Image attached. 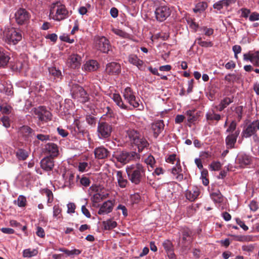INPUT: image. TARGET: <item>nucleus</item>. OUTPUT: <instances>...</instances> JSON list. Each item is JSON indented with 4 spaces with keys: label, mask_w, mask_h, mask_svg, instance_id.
<instances>
[{
    "label": "nucleus",
    "mask_w": 259,
    "mask_h": 259,
    "mask_svg": "<svg viewBox=\"0 0 259 259\" xmlns=\"http://www.w3.org/2000/svg\"><path fill=\"white\" fill-rule=\"evenodd\" d=\"M126 172L129 180L132 183L138 185L145 177L146 168L142 164L137 163L127 166Z\"/></svg>",
    "instance_id": "obj_1"
},
{
    "label": "nucleus",
    "mask_w": 259,
    "mask_h": 259,
    "mask_svg": "<svg viewBox=\"0 0 259 259\" xmlns=\"http://www.w3.org/2000/svg\"><path fill=\"white\" fill-rule=\"evenodd\" d=\"M126 135L132 144L137 146L138 151L141 152L147 148L149 144L144 136L137 130L130 129L126 131Z\"/></svg>",
    "instance_id": "obj_2"
},
{
    "label": "nucleus",
    "mask_w": 259,
    "mask_h": 259,
    "mask_svg": "<svg viewBox=\"0 0 259 259\" xmlns=\"http://www.w3.org/2000/svg\"><path fill=\"white\" fill-rule=\"evenodd\" d=\"M68 11L60 1L53 3L50 7V16L56 21L62 20L68 17Z\"/></svg>",
    "instance_id": "obj_3"
},
{
    "label": "nucleus",
    "mask_w": 259,
    "mask_h": 259,
    "mask_svg": "<svg viewBox=\"0 0 259 259\" xmlns=\"http://www.w3.org/2000/svg\"><path fill=\"white\" fill-rule=\"evenodd\" d=\"M3 38L9 45H16L22 38L21 33L14 28H6L3 32Z\"/></svg>",
    "instance_id": "obj_4"
},
{
    "label": "nucleus",
    "mask_w": 259,
    "mask_h": 259,
    "mask_svg": "<svg viewBox=\"0 0 259 259\" xmlns=\"http://www.w3.org/2000/svg\"><path fill=\"white\" fill-rule=\"evenodd\" d=\"M113 158L122 164H125L136 159L140 158L139 155L136 152L124 151L114 154Z\"/></svg>",
    "instance_id": "obj_5"
},
{
    "label": "nucleus",
    "mask_w": 259,
    "mask_h": 259,
    "mask_svg": "<svg viewBox=\"0 0 259 259\" xmlns=\"http://www.w3.org/2000/svg\"><path fill=\"white\" fill-rule=\"evenodd\" d=\"M112 132L111 125L106 122H99L97 127V133L99 139H107L111 136Z\"/></svg>",
    "instance_id": "obj_6"
},
{
    "label": "nucleus",
    "mask_w": 259,
    "mask_h": 259,
    "mask_svg": "<svg viewBox=\"0 0 259 259\" xmlns=\"http://www.w3.org/2000/svg\"><path fill=\"white\" fill-rule=\"evenodd\" d=\"M33 111L36 116L35 118L38 119V124L39 126L44 122L51 120L52 114L45 107L39 106L37 108H35Z\"/></svg>",
    "instance_id": "obj_7"
},
{
    "label": "nucleus",
    "mask_w": 259,
    "mask_h": 259,
    "mask_svg": "<svg viewBox=\"0 0 259 259\" xmlns=\"http://www.w3.org/2000/svg\"><path fill=\"white\" fill-rule=\"evenodd\" d=\"M95 47L102 53L107 54L110 50L111 46L106 37L97 36L95 38Z\"/></svg>",
    "instance_id": "obj_8"
},
{
    "label": "nucleus",
    "mask_w": 259,
    "mask_h": 259,
    "mask_svg": "<svg viewBox=\"0 0 259 259\" xmlns=\"http://www.w3.org/2000/svg\"><path fill=\"white\" fill-rule=\"evenodd\" d=\"M71 94L74 99L80 98V101L81 102L85 103L89 100L86 91L82 87L78 84L73 85L71 89Z\"/></svg>",
    "instance_id": "obj_9"
},
{
    "label": "nucleus",
    "mask_w": 259,
    "mask_h": 259,
    "mask_svg": "<svg viewBox=\"0 0 259 259\" xmlns=\"http://www.w3.org/2000/svg\"><path fill=\"white\" fill-rule=\"evenodd\" d=\"M171 14L169 8L166 6H160L155 10L156 19L159 22H163L168 18Z\"/></svg>",
    "instance_id": "obj_10"
},
{
    "label": "nucleus",
    "mask_w": 259,
    "mask_h": 259,
    "mask_svg": "<svg viewBox=\"0 0 259 259\" xmlns=\"http://www.w3.org/2000/svg\"><path fill=\"white\" fill-rule=\"evenodd\" d=\"M123 96L124 98L127 101L128 103L133 106L134 108H138L139 107V103L138 100L136 99L134 93L130 87L126 88L123 92Z\"/></svg>",
    "instance_id": "obj_11"
},
{
    "label": "nucleus",
    "mask_w": 259,
    "mask_h": 259,
    "mask_svg": "<svg viewBox=\"0 0 259 259\" xmlns=\"http://www.w3.org/2000/svg\"><path fill=\"white\" fill-rule=\"evenodd\" d=\"M29 18V14L25 9H20L15 13L16 21L19 25L25 24Z\"/></svg>",
    "instance_id": "obj_12"
},
{
    "label": "nucleus",
    "mask_w": 259,
    "mask_h": 259,
    "mask_svg": "<svg viewBox=\"0 0 259 259\" xmlns=\"http://www.w3.org/2000/svg\"><path fill=\"white\" fill-rule=\"evenodd\" d=\"M164 126V122L162 120L155 121L151 124V130L155 138H157L162 133Z\"/></svg>",
    "instance_id": "obj_13"
},
{
    "label": "nucleus",
    "mask_w": 259,
    "mask_h": 259,
    "mask_svg": "<svg viewBox=\"0 0 259 259\" xmlns=\"http://www.w3.org/2000/svg\"><path fill=\"white\" fill-rule=\"evenodd\" d=\"M256 130L254 121L244 127L241 133V136L242 139L248 138L256 133Z\"/></svg>",
    "instance_id": "obj_14"
},
{
    "label": "nucleus",
    "mask_w": 259,
    "mask_h": 259,
    "mask_svg": "<svg viewBox=\"0 0 259 259\" xmlns=\"http://www.w3.org/2000/svg\"><path fill=\"white\" fill-rule=\"evenodd\" d=\"M243 59L245 61H250L254 66L259 67V51L254 53L249 51L248 53L244 54Z\"/></svg>",
    "instance_id": "obj_15"
},
{
    "label": "nucleus",
    "mask_w": 259,
    "mask_h": 259,
    "mask_svg": "<svg viewBox=\"0 0 259 259\" xmlns=\"http://www.w3.org/2000/svg\"><path fill=\"white\" fill-rule=\"evenodd\" d=\"M239 134L240 130H237L234 133L230 134L227 136L225 139V143L227 148L232 149L235 147V144L236 143L237 139Z\"/></svg>",
    "instance_id": "obj_16"
},
{
    "label": "nucleus",
    "mask_w": 259,
    "mask_h": 259,
    "mask_svg": "<svg viewBox=\"0 0 259 259\" xmlns=\"http://www.w3.org/2000/svg\"><path fill=\"white\" fill-rule=\"evenodd\" d=\"M114 205V203L113 201L107 200L102 204L98 213L100 215L108 214L112 211Z\"/></svg>",
    "instance_id": "obj_17"
},
{
    "label": "nucleus",
    "mask_w": 259,
    "mask_h": 259,
    "mask_svg": "<svg viewBox=\"0 0 259 259\" xmlns=\"http://www.w3.org/2000/svg\"><path fill=\"white\" fill-rule=\"evenodd\" d=\"M46 153L48 154L52 158L57 157L59 154L58 147L54 143H48L45 145Z\"/></svg>",
    "instance_id": "obj_18"
},
{
    "label": "nucleus",
    "mask_w": 259,
    "mask_h": 259,
    "mask_svg": "<svg viewBox=\"0 0 259 259\" xmlns=\"http://www.w3.org/2000/svg\"><path fill=\"white\" fill-rule=\"evenodd\" d=\"M95 158L98 159H104L107 158L110 154V151L104 146H100L94 150Z\"/></svg>",
    "instance_id": "obj_19"
},
{
    "label": "nucleus",
    "mask_w": 259,
    "mask_h": 259,
    "mask_svg": "<svg viewBox=\"0 0 259 259\" xmlns=\"http://www.w3.org/2000/svg\"><path fill=\"white\" fill-rule=\"evenodd\" d=\"M121 67L119 63L116 62H111L107 65L106 72L109 75H118L120 73Z\"/></svg>",
    "instance_id": "obj_20"
},
{
    "label": "nucleus",
    "mask_w": 259,
    "mask_h": 259,
    "mask_svg": "<svg viewBox=\"0 0 259 259\" xmlns=\"http://www.w3.org/2000/svg\"><path fill=\"white\" fill-rule=\"evenodd\" d=\"M54 158L47 156L44 158L40 161L41 167L46 171H51L54 166Z\"/></svg>",
    "instance_id": "obj_21"
},
{
    "label": "nucleus",
    "mask_w": 259,
    "mask_h": 259,
    "mask_svg": "<svg viewBox=\"0 0 259 259\" xmlns=\"http://www.w3.org/2000/svg\"><path fill=\"white\" fill-rule=\"evenodd\" d=\"M251 161V157L245 154H239L238 155L236 161L240 167H243L249 165Z\"/></svg>",
    "instance_id": "obj_22"
},
{
    "label": "nucleus",
    "mask_w": 259,
    "mask_h": 259,
    "mask_svg": "<svg viewBox=\"0 0 259 259\" xmlns=\"http://www.w3.org/2000/svg\"><path fill=\"white\" fill-rule=\"evenodd\" d=\"M200 194L199 189L197 187H193L192 189L187 190L185 192L186 198L191 201H194Z\"/></svg>",
    "instance_id": "obj_23"
},
{
    "label": "nucleus",
    "mask_w": 259,
    "mask_h": 259,
    "mask_svg": "<svg viewBox=\"0 0 259 259\" xmlns=\"http://www.w3.org/2000/svg\"><path fill=\"white\" fill-rule=\"evenodd\" d=\"M10 57L3 49L0 48V67L4 68L8 64Z\"/></svg>",
    "instance_id": "obj_24"
},
{
    "label": "nucleus",
    "mask_w": 259,
    "mask_h": 259,
    "mask_svg": "<svg viewBox=\"0 0 259 259\" xmlns=\"http://www.w3.org/2000/svg\"><path fill=\"white\" fill-rule=\"evenodd\" d=\"M128 60L130 63L136 66L139 69H142L144 62L137 55L134 54L129 55Z\"/></svg>",
    "instance_id": "obj_25"
},
{
    "label": "nucleus",
    "mask_w": 259,
    "mask_h": 259,
    "mask_svg": "<svg viewBox=\"0 0 259 259\" xmlns=\"http://www.w3.org/2000/svg\"><path fill=\"white\" fill-rule=\"evenodd\" d=\"M233 102V98H230L229 97H225L222 100L220 103L215 106V108L219 111H222L225 108H226L230 104Z\"/></svg>",
    "instance_id": "obj_26"
},
{
    "label": "nucleus",
    "mask_w": 259,
    "mask_h": 259,
    "mask_svg": "<svg viewBox=\"0 0 259 259\" xmlns=\"http://www.w3.org/2000/svg\"><path fill=\"white\" fill-rule=\"evenodd\" d=\"M81 58L77 54L72 55L70 57V63L71 67L76 68L80 66Z\"/></svg>",
    "instance_id": "obj_27"
},
{
    "label": "nucleus",
    "mask_w": 259,
    "mask_h": 259,
    "mask_svg": "<svg viewBox=\"0 0 259 259\" xmlns=\"http://www.w3.org/2000/svg\"><path fill=\"white\" fill-rule=\"evenodd\" d=\"M112 99L120 108L127 109L128 107L123 103L121 97L119 94H113Z\"/></svg>",
    "instance_id": "obj_28"
},
{
    "label": "nucleus",
    "mask_w": 259,
    "mask_h": 259,
    "mask_svg": "<svg viewBox=\"0 0 259 259\" xmlns=\"http://www.w3.org/2000/svg\"><path fill=\"white\" fill-rule=\"evenodd\" d=\"M117 225L116 222L113 221L112 219H108L102 222L103 228L105 230H110L114 229L116 227Z\"/></svg>",
    "instance_id": "obj_29"
},
{
    "label": "nucleus",
    "mask_w": 259,
    "mask_h": 259,
    "mask_svg": "<svg viewBox=\"0 0 259 259\" xmlns=\"http://www.w3.org/2000/svg\"><path fill=\"white\" fill-rule=\"evenodd\" d=\"M117 180L118 185L121 188H125L128 183L127 180L122 176V172L120 170L117 171L116 174Z\"/></svg>",
    "instance_id": "obj_30"
},
{
    "label": "nucleus",
    "mask_w": 259,
    "mask_h": 259,
    "mask_svg": "<svg viewBox=\"0 0 259 259\" xmlns=\"http://www.w3.org/2000/svg\"><path fill=\"white\" fill-rule=\"evenodd\" d=\"M98 63L95 60H90L84 64V68L85 70L88 71H93L98 68Z\"/></svg>",
    "instance_id": "obj_31"
},
{
    "label": "nucleus",
    "mask_w": 259,
    "mask_h": 259,
    "mask_svg": "<svg viewBox=\"0 0 259 259\" xmlns=\"http://www.w3.org/2000/svg\"><path fill=\"white\" fill-rule=\"evenodd\" d=\"M210 197L213 201L216 203H221L224 200L223 195L219 190L211 193L210 194Z\"/></svg>",
    "instance_id": "obj_32"
},
{
    "label": "nucleus",
    "mask_w": 259,
    "mask_h": 259,
    "mask_svg": "<svg viewBox=\"0 0 259 259\" xmlns=\"http://www.w3.org/2000/svg\"><path fill=\"white\" fill-rule=\"evenodd\" d=\"M208 7L207 3L205 2H201L197 3L193 11L194 13H197L198 12L201 13L204 11Z\"/></svg>",
    "instance_id": "obj_33"
},
{
    "label": "nucleus",
    "mask_w": 259,
    "mask_h": 259,
    "mask_svg": "<svg viewBox=\"0 0 259 259\" xmlns=\"http://www.w3.org/2000/svg\"><path fill=\"white\" fill-rule=\"evenodd\" d=\"M206 118L207 120H216L217 121L221 119V116L215 113L214 111L208 112L206 114Z\"/></svg>",
    "instance_id": "obj_34"
},
{
    "label": "nucleus",
    "mask_w": 259,
    "mask_h": 259,
    "mask_svg": "<svg viewBox=\"0 0 259 259\" xmlns=\"http://www.w3.org/2000/svg\"><path fill=\"white\" fill-rule=\"evenodd\" d=\"M50 74L52 75L55 79H61L62 73L60 70L56 67H50L49 68Z\"/></svg>",
    "instance_id": "obj_35"
},
{
    "label": "nucleus",
    "mask_w": 259,
    "mask_h": 259,
    "mask_svg": "<svg viewBox=\"0 0 259 259\" xmlns=\"http://www.w3.org/2000/svg\"><path fill=\"white\" fill-rule=\"evenodd\" d=\"M195 43H197L200 46L204 48L211 47L213 46V43L212 41L202 40V38L201 37L197 38L195 40Z\"/></svg>",
    "instance_id": "obj_36"
},
{
    "label": "nucleus",
    "mask_w": 259,
    "mask_h": 259,
    "mask_svg": "<svg viewBox=\"0 0 259 259\" xmlns=\"http://www.w3.org/2000/svg\"><path fill=\"white\" fill-rule=\"evenodd\" d=\"M195 110H189L186 112L188 121L190 123H192L196 121L197 117L195 116Z\"/></svg>",
    "instance_id": "obj_37"
},
{
    "label": "nucleus",
    "mask_w": 259,
    "mask_h": 259,
    "mask_svg": "<svg viewBox=\"0 0 259 259\" xmlns=\"http://www.w3.org/2000/svg\"><path fill=\"white\" fill-rule=\"evenodd\" d=\"M31 131L30 127L23 126L20 129L19 134L23 137H27L31 134Z\"/></svg>",
    "instance_id": "obj_38"
},
{
    "label": "nucleus",
    "mask_w": 259,
    "mask_h": 259,
    "mask_svg": "<svg viewBox=\"0 0 259 259\" xmlns=\"http://www.w3.org/2000/svg\"><path fill=\"white\" fill-rule=\"evenodd\" d=\"M162 245L166 253L174 250L173 245L169 240H167L164 241Z\"/></svg>",
    "instance_id": "obj_39"
},
{
    "label": "nucleus",
    "mask_w": 259,
    "mask_h": 259,
    "mask_svg": "<svg viewBox=\"0 0 259 259\" xmlns=\"http://www.w3.org/2000/svg\"><path fill=\"white\" fill-rule=\"evenodd\" d=\"M43 193L48 198L47 202L48 204L52 203L54 200V196L52 192L48 189L43 190Z\"/></svg>",
    "instance_id": "obj_40"
},
{
    "label": "nucleus",
    "mask_w": 259,
    "mask_h": 259,
    "mask_svg": "<svg viewBox=\"0 0 259 259\" xmlns=\"http://www.w3.org/2000/svg\"><path fill=\"white\" fill-rule=\"evenodd\" d=\"M182 171V168L180 164V160L178 159L176 163V166L174 167L171 169V173L174 175H178Z\"/></svg>",
    "instance_id": "obj_41"
},
{
    "label": "nucleus",
    "mask_w": 259,
    "mask_h": 259,
    "mask_svg": "<svg viewBox=\"0 0 259 259\" xmlns=\"http://www.w3.org/2000/svg\"><path fill=\"white\" fill-rule=\"evenodd\" d=\"M17 156L20 160H25L28 156V153L23 149H20L17 152Z\"/></svg>",
    "instance_id": "obj_42"
},
{
    "label": "nucleus",
    "mask_w": 259,
    "mask_h": 259,
    "mask_svg": "<svg viewBox=\"0 0 259 259\" xmlns=\"http://www.w3.org/2000/svg\"><path fill=\"white\" fill-rule=\"evenodd\" d=\"M65 254H66L68 256H72L74 255H78L81 253V250L77 249H74L71 250H69L68 249H64L62 250Z\"/></svg>",
    "instance_id": "obj_43"
},
{
    "label": "nucleus",
    "mask_w": 259,
    "mask_h": 259,
    "mask_svg": "<svg viewBox=\"0 0 259 259\" xmlns=\"http://www.w3.org/2000/svg\"><path fill=\"white\" fill-rule=\"evenodd\" d=\"M237 127V123L235 120H233L231 121L230 124H229L228 128L226 130L227 133H229L230 134L234 133L236 130Z\"/></svg>",
    "instance_id": "obj_44"
},
{
    "label": "nucleus",
    "mask_w": 259,
    "mask_h": 259,
    "mask_svg": "<svg viewBox=\"0 0 259 259\" xmlns=\"http://www.w3.org/2000/svg\"><path fill=\"white\" fill-rule=\"evenodd\" d=\"M62 209L59 204L55 205L53 207V217L55 218H60Z\"/></svg>",
    "instance_id": "obj_45"
},
{
    "label": "nucleus",
    "mask_w": 259,
    "mask_h": 259,
    "mask_svg": "<svg viewBox=\"0 0 259 259\" xmlns=\"http://www.w3.org/2000/svg\"><path fill=\"white\" fill-rule=\"evenodd\" d=\"M237 79V75L235 74L229 73L225 77V80L229 83L234 82Z\"/></svg>",
    "instance_id": "obj_46"
},
{
    "label": "nucleus",
    "mask_w": 259,
    "mask_h": 259,
    "mask_svg": "<svg viewBox=\"0 0 259 259\" xmlns=\"http://www.w3.org/2000/svg\"><path fill=\"white\" fill-rule=\"evenodd\" d=\"M212 170H219L222 167V164L220 161H213L210 165Z\"/></svg>",
    "instance_id": "obj_47"
},
{
    "label": "nucleus",
    "mask_w": 259,
    "mask_h": 259,
    "mask_svg": "<svg viewBox=\"0 0 259 259\" xmlns=\"http://www.w3.org/2000/svg\"><path fill=\"white\" fill-rule=\"evenodd\" d=\"M235 113L237 115V119L240 121L242 117L243 106H239L236 107L235 110Z\"/></svg>",
    "instance_id": "obj_48"
},
{
    "label": "nucleus",
    "mask_w": 259,
    "mask_h": 259,
    "mask_svg": "<svg viewBox=\"0 0 259 259\" xmlns=\"http://www.w3.org/2000/svg\"><path fill=\"white\" fill-rule=\"evenodd\" d=\"M105 116L108 119H111L114 117V113L112 109L109 107H107L106 108Z\"/></svg>",
    "instance_id": "obj_49"
},
{
    "label": "nucleus",
    "mask_w": 259,
    "mask_h": 259,
    "mask_svg": "<svg viewBox=\"0 0 259 259\" xmlns=\"http://www.w3.org/2000/svg\"><path fill=\"white\" fill-rule=\"evenodd\" d=\"M113 32L114 33L117 34V35H119L123 38H127L129 36V34L125 32V31H122L120 29H115L113 30Z\"/></svg>",
    "instance_id": "obj_50"
},
{
    "label": "nucleus",
    "mask_w": 259,
    "mask_h": 259,
    "mask_svg": "<svg viewBox=\"0 0 259 259\" xmlns=\"http://www.w3.org/2000/svg\"><path fill=\"white\" fill-rule=\"evenodd\" d=\"M11 107L8 105L0 106V111L4 114H9L11 111Z\"/></svg>",
    "instance_id": "obj_51"
},
{
    "label": "nucleus",
    "mask_w": 259,
    "mask_h": 259,
    "mask_svg": "<svg viewBox=\"0 0 259 259\" xmlns=\"http://www.w3.org/2000/svg\"><path fill=\"white\" fill-rule=\"evenodd\" d=\"M233 51L234 53V56L236 59H238V54L240 53L242 48L239 45H235L232 47Z\"/></svg>",
    "instance_id": "obj_52"
},
{
    "label": "nucleus",
    "mask_w": 259,
    "mask_h": 259,
    "mask_svg": "<svg viewBox=\"0 0 259 259\" xmlns=\"http://www.w3.org/2000/svg\"><path fill=\"white\" fill-rule=\"evenodd\" d=\"M145 162L147 165H149L151 167H153V165L154 164L155 161L154 157L150 155L146 159H145Z\"/></svg>",
    "instance_id": "obj_53"
},
{
    "label": "nucleus",
    "mask_w": 259,
    "mask_h": 259,
    "mask_svg": "<svg viewBox=\"0 0 259 259\" xmlns=\"http://www.w3.org/2000/svg\"><path fill=\"white\" fill-rule=\"evenodd\" d=\"M26 198L23 196H19L17 199V204L20 207H23L26 204Z\"/></svg>",
    "instance_id": "obj_54"
},
{
    "label": "nucleus",
    "mask_w": 259,
    "mask_h": 259,
    "mask_svg": "<svg viewBox=\"0 0 259 259\" xmlns=\"http://www.w3.org/2000/svg\"><path fill=\"white\" fill-rule=\"evenodd\" d=\"M80 183L82 186L88 187L90 185L91 181L88 178L83 177L81 178Z\"/></svg>",
    "instance_id": "obj_55"
},
{
    "label": "nucleus",
    "mask_w": 259,
    "mask_h": 259,
    "mask_svg": "<svg viewBox=\"0 0 259 259\" xmlns=\"http://www.w3.org/2000/svg\"><path fill=\"white\" fill-rule=\"evenodd\" d=\"M252 238L253 237L249 235L241 236L239 237L238 240L241 242H249L253 241Z\"/></svg>",
    "instance_id": "obj_56"
},
{
    "label": "nucleus",
    "mask_w": 259,
    "mask_h": 259,
    "mask_svg": "<svg viewBox=\"0 0 259 259\" xmlns=\"http://www.w3.org/2000/svg\"><path fill=\"white\" fill-rule=\"evenodd\" d=\"M36 234L39 237L43 238L45 236L44 229L39 226L36 227Z\"/></svg>",
    "instance_id": "obj_57"
},
{
    "label": "nucleus",
    "mask_w": 259,
    "mask_h": 259,
    "mask_svg": "<svg viewBox=\"0 0 259 259\" xmlns=\"http://www.w3.org/2000/svg\"><path fill=\"white\" fill-rule=\"evenodd\" d=\"M155 37H156V38H160L162 40H165L168 38L169 34L167 33H166L161 32V33H157L155 35Z\"/></svg>",
    "instance_id": "obj_58"
},
{
    "label": "nucleus",
    "mask_w": 259,
    "mask_h": 259,
    "mask_svg": "<svg viewBox=\"0 0 259 259\" xmlns=\"http://www.w3.org/2000/svg\"><path fill=\"white\" fill-rule=\"evenodd\" d=\"M250 21H254L259 20V13L254 12L252 13L249 17Z\"/></svg>",
    "instance_id": "obj_59"
},
{
    "label": "nucleus",
    "mask_w": 259,
    "mask_h": 259,
    "mask_svg": "<svg viewBox=\"0 0 259 259\" xmlns=\"http://www.w3.org/2000/svg\"><path fill=\"white\" fill-rule=\"evenodd\" d=\"M183 237L182 240L184 241H186L187 240L188 237H190V235L191 234V232L190 230H185L183 231Z\"/></svg>",
    "instance_id": "obj_60"
},
{
    "label": "nucleus",
    "mask_w": 259,
    "mask_h": 259,
    "mask_svg": "<svg viewBox=\"0 0 259 259\" xmlns=\"http://www.w3.org/2000/svg\"><path fill=\"white\" fill-rule=\"evenodd\" d=\"M176 160V154H172L168 155V156L166 158V161L168 163H170L172 164L174 163V162Z\"/></svg>",
    "instance_id": "obj_61"
},
{
    "label": "nucleus",
    "mask_w": 259,
    "mask_h": 259,
    "mask_svg": "<svg viewBox=\"0 0 259 259\" xmlns=\"http://www.w3.org/2000/svg\"><path fill=\"white\" fill-rule=\"evenodd\" d=\"M67 212L68 213H74L75 212V209L76 208V206L74 203H69L67 204Z\"/></svg>",
    "instance_id": "obj_62"
},
{
    "label": "nucleus",
    "mask_w": 259,
    "mask_h": 259,
    "mask_svg": "<svg viewBox=\"0 0 259 259\" xmlns=\"http://www.w3.org/2000/svg\"><path fill=\"white\" fill-rule=\"evenodd\" d=\"M1 121L3 124L6 127H8L10 126L9 118L7 116H4L1 118Z\"/></svg>",
    "instance_id": "obj_63"
},
{
    "label": "nucleus",
    "mask_w": 259,
    "mask_h": 259,
    "mask_svg": "<svg viewBox=\"0 0 259 259\" xmlns=\"http://www.w3.org/2000/svg\"><path fill=\"white\" fill-rule=\"evenodd\" d=\"M88 166V163L85 162H80L78 164V169L81 172H83L85 170L86 168Z\"/></svg>",
    "instance_id": "obj_64"
}]
</instances>
